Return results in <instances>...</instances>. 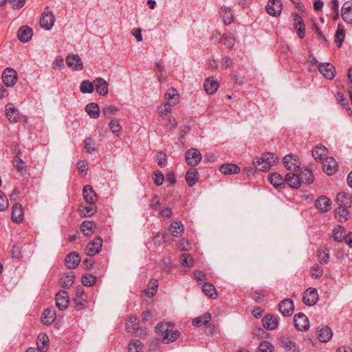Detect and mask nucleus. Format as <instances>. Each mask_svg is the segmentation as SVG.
<instances>
[{"label": "nucleus", "instance_id": "obj_1", "mask_svg": "<svg viewBox=\"0 0 352 352\" xmlns=\"http://www.w3.org/2000/svg\"><path fill=\"white\" fill-rule=\"evenodd\" d=\"M156 332L162 336V342L168 344L177 340L180 336V332L173 330V326L169 322H162L156 327Z\"/></svg>", "mask_w": 352, "mask_h": 352}, {"label": "nucleus", "instance_id": "obj_2", "mask_svg": "<svg viewBox=\"0 0 352 352\" xmlns=\"http://www.w3.org/2000/svg\"><path fill=\"white\" fill-rule=\"evenodd\" d=\"M278 162V157L272 153H263L261 157L253 161L256 169L267 171Z\"/></svg>", "mask_w": 352, "mask_h": 352}, {"label": "nucleus", "instance_id": "obj_3", "mask_svg": "<svg viewBox=\"0 0 352 352\" xmlns=\"http://www.w3.org/2000/svg\"><path fill=\"white\" fill-rule=\"evenodd\" d=\"M283 164L285 167L290 171L300 170V164L298 157L294 154L287 155L283 158Z\"/></svg>", "mask_w": 352, "mask_h": 352}, {"label": "nucleus", "instance_id": "obj_4", "mask_svg": "<svg viewBox=\"0 0 352 352\" xmlns=\"http://www.w3.org/2000/svg\"><path fill=\"white\" fill-rule=\"evenodd\" d=\"M2 80L6 86H14L17 80L16 72L12 68H6L2 74Z\"/></svg>", "mask_w": 352, "mask_h": 352}, {"label": "nucleus", "instance_id": "obj_5", "mask_svg": "<svg viewBox=\"0 0 352 352\" xmlns=\"http://www.w3.org/2000/svg\"><path fill=\"white\" fill-rule=\"evenodd\" d=\"M201 154L196 148H190L186 153V161L188 165L196 166L201 160Z\"/></svg>", "mask_w": 352, "mask_h": 352}, {"label": "nucleus", "instance_id": "obj_6", "mask_svg": "<svg viewBox=\"0 0 352 352\" xmlns=\"http://www.w3.org/2000/svg\"><path fill=\"white\" fill-rule=\"evenodd\" d=\"M102 240L101 237H96L92 242L88 243L86 248V253L87 255L92 256L98 254L102 249Z\"/></svg>", "mask_w": 352, "mask_h": 352}, {"label": "nucleus", "instance_id": "obj_7", "mask_svg": "<svg viewBox=\"0 0 352 352\" xmlns=\"http://www.w3.org/2000/svg\"><path fill=\"white\" fill-rule=\"evenodd\" d=\"M318 300V292L315 288L309 287L305 290L303 302L307 306L314 305Z\"/></svg>", "mask_w": 352, "mask_h": 352}, {"label": "nucleus", "instance_id": "obj_8", "mask_svg": "<svg viewBox=\"0 0 352 352\" xmlns=\"http://www.w3.org/2000/svg\"><path fill=\"white\" fill-rule=\"evenodd\" d=\"M294 309V302L289 298L281 300L278 304V310L283 316H290Z\"/></svg>", "mask_w": 352, "mask_h": 352}, {"label": "nucleus", "instance_id": "obj_9", "mask_svg": "<svg viewBox=\"0 0 352 352\" xmlns=\"http://www.w3.org/2000/svg\"><path fill=\"white\" fill-rule=\"evenodd\" d=\"M318 69L319 72L323 75V76L327 79L331 80L335 76V67L329 63L318 64Z\"/></svg>", "mask_w": 352, "mask_h": 352}, {"label": "nucleus", "instance_id": "obj_10", "mask_svg": "<svg viewBox=\"0 0 352 352\" xmlns=\"http://www.w3.org/2000/svg\"><path fill=\"white\" fill-rule=\"evenodd\" d=\"M296 328L299 331H307L309 328L308 318L303 313H298L294 318Z\"/></svg>", "mask_w": 352, "mask_h": 352}, {"label": "nucleus", "instance_id": "obj_11", "mask_svg": "<svg viewBox=\"0 0 352 352\" xmlns=\"http://www.w3.org/2000/svg\"><path fill=\"white\" fill-rule=\"evenodd\" d=\"M69 297L67 292L60 291L56 295V305L60 310H64L68 307Z\"/></svg>", "mask_w": 352, "mask_h": 352}, {"label": "nucleus", "instance_id": "obj_12", "mask_svg": "<svg viewBox=\"0 0 352 352\" xmlns=\"http://www.w3.org/2000/svg\"><path fill=\"white\" fill-rule=\"evenodd\" d=\"M324 171L329 175L334 174L338 168L337 162L333 157H326L322 162Z\"/></svg>", "mask_w": 352, "mask_h": 352}, {"label": "nucleus", "instance_id": "obj_13", "mask_svg": "<svg viewBox=\"0 0 352 352\" xmlns=\"http://www.w3.org/2000/svg\"><path fill=\"white\" fill-rule=\"evenodd\" d=\"M66 63L67 66L74 70H82L83 64L81 58L77 54H69L66 58Z\"/></svg>", "mask_w": 352, "mask_h": 352}, {"label": "nucleus", "instance_id": "obj_14", "mask_svg": "<svg viewBox=\"0 0 352 352\" xmlns=\"http://www.w3.org/2000/svg\"><path fill=\"white\" fill-rule=\"evenodd\" d=\"M6 116L10 122L16 123L19 121V111L12 103L6 106Z\"/></svg>", "mask_w": 352, "mask_h": 352}, {"label": "nucleus", "instance_id": "obj_15", "mask_svg": "<svg viewBox=\"0 0 352 352\" xmlns=\"http://www.w3.org/2000/svg\"><path fill=\"white\" fill-rule=\"evenodd\" d=\"M54 22L55 17L53 13L50 11L43 13L40 20L41 26L47 30H50L52 28Z\"/></svg>", "mask_w": 352, "mask_h": 352}, {"label": "nucleus", "instance_id": "obj_16", "mask_svg": "<svg viewBox=\"0 0 352 352\" xmlns=\"http://www.w3.org/2000/svg\"><path fill=\"white\" fill-rule=\"evenodd\" d=\"M82 195L85 201L89 204H94L98 200L96 193L89 185L84 186Z\"/></svg>", "mask_w": 352, "mask_h": 352}, {"label": "nucleus", "instance_id": "obj_17", "mask_svg": "<svg viewBox=\"0 0 352 352\" xmlns=\"http://www.w3.org/2000/svg\"><path fill=\"white\" fill-rule=\"evenodd\" d=\"M278 323V318L270 314H266L262 320L263 327L269 330L275 329Z\"/></svg>", "mask_w": 352, "mask_h": 352}, {"label": "nucleus", "instance_id": "obj_18", "mask_svg": "<svg viewBox=\"0 0 352 352\" xmlns=\"http://www.w3.org/2000/svg\"><path fill=\"white\" fill-rule=\"evenodd\" d=\"M282 3L280 0H270L267 6V12L272 16H277L281 12Z\"/></svg>", "mask_w": 352, "mask_h": 352}, {"label": "nucleus", "instance_id": "obj_19", "mask_svg": "<svg viewBox=\"0 0 352 352\" xmlns=\"http://www.w3.org/2000/svg\"><path fill=\"white\" fill-rule=\"evenodd\" d=\"M315 206L321 212H327L331 209V201L325 196H320L316 199Z\"/></svg>", "mask_w": 352, "mask_h": 352}, {"label": "nucleus", "instance_id": "obj_20", "mask_svg": "<svg viewBox=\"0 0 352 352\" xmlns=\"http://www.w3.org/2000/svg\"><path fill=\"white\" fill-rule=\"evenodd\" d=\"M317 335L322 342H328L332 337L331 329L327 326H320L318 327Z\"/></svg>", "mask_w": 352, "mask_h": 352}, {"label": "nucleus", "instance_id": "obj_21", "mask_svg": "<svg viewBox=\"0 0 352 352\" xmlns=\"http://www.w3.org/2000/svg\"><path fill=\"white\" fill-rule=\"evenodd\" d=\"M337 203L340 206L345 208H351L352 206L351 196L345 192H339L336 197Z\"/></svg>", "mask_w": 352, "mask_h": 352}, {"label": "nucleus", "instance_id": "obj_22", "mask_svg": "<svg viewBox=\"0 0 352 352\" xmlns=\"http://www.w3.org/2000/svg\"><path fill=\"white\" fill-rule=\"evenodd\" d=\"M327 149L321 144L316 145L312 149V156L316 161L322 162L327 157Z\"/></svg>", "mask_w": 352, "mask_h": 352}, {"label": "nucleus", "instance_id": "obj_23", "mask_svg": "<svg viewBox=\"0 0 352 352\" xmlns=\"http://www.w3.org/2000/svg\"><path fill=\"white\" fill-rule=\"evenodd\" d=\"M33 35L32 28L28 26H22L19 28L17 32V36L20 41L27 43L29 41Z\"/></svg>", "mask_w": 352, "mask_h": 352}, {"label": "nucleus", "instance_id": "obj_24", "mask_svg": "<svg viewBox=\"0 0 352 352\" xmlns=\"http://www.w3.org/2000/svg\"><path fill=\"white\" fill-rule=\"evenodd\" d=\"M341 15L345 22L352 23V1H346L343 4Z\"/></svg>", "mask_w": 352, "mask_h": 352}, {"label": "nucleus", "instance_id": "obj_25", "mask_svg": "<svg viewBox=\"0 0 352 352\" xmlns=\"http://www.w3.org/2000/svg\"><path fill=\"white\" fill-rule=\"evenodd\" d=\"M286 183L294 188H298L301 185V180L299 175L296 173H289L285 175Z\"/></svg>", "mask_w": 352, "mask_h": 352}, {"label": "nucleus", "instance_id": "obj_26", "mask_svg": "<svg viewBox=\"0 0 352 352\" xmlns=\"http://www.w3.org/2000/svg\"><path fill=\"white\" fill-rule=\"evenodd\" d=\"M12 219L16 223L23 221V208L21 204L16 203L12 207Z\"/></svg>", "mask_w": 352, "mask_h": 352}, {"label": "nucleus", "instance_id": "obj_27", "mask_svg": "<svg viewBox=\"0 0 352 352\" xmlns=\"http://www.w3.org/2000/svg\"><path fill=\"white\" fill-rule=\"evenodd\" d=\"M80 262V255L76 252L69 253L65 258V263L68 268H76Z\"/></svg>", "mask_w": 352, "mask_h": 352}, {"label": "nucleus", "instance_id": "obj_28", "mask_svg": "<svg viewBox=\"0 0 352 352\" xmlns=\"http://www.w3.org/2000/svg\"><path fill=\"white\" fill-rule=\"evenodd\" d=\"M94 85H96V91L99 95L105 96L108 94V83L104 79L97 78L94 80Z\"/></svg>", "mask_w": 352, "mask_h": 352}, {"label": "nucleus", "instance_id": "obj_29", "mask_svg": "<svg viewBox=\"0 0 352 352\" xmlns=\"http://www.w3.org/2000/svg\"><path fill=\"white\" fill-rule=\"evenodd\" d=\"M280 345L284 348L285 352H300V349L296 343L288 338H281Z\"/></svg>", "mask_w": 352, "mask_h": 352}, {"label": "nucleus", "instance_id": "obj_30", "mask_svg": "<svg viewBox=\"0 0 352 352\" xmlns=\"http://www.w3.org/2000/svg\"><path fill=\"white\" fill-rule=\"evenodd\" d=\"M294 27L297 30V34L300 38H303L305 36V29L303 21L298 14L294 15Z\"/></svg>", "mask_w": 352, "mask_h": 352}, {"label": "nucleus", "instance_id": "obj_31", "mask_svg": "<svg viewBox=\"0 0 352 352\" xmlns=\"http://www.w3.org/2000/svg\"><path fill=\"white\" fill-rule=\"evenodd\" d=\"M204 87L208 94H212L217 91L219 85L217 80H215L213 78H209L205 80Z\"/></svg>", "mask_w": 352, "mask_h": 352}, {"label": "nucleus", "instance_id": "obj_32", "mask_svg": "<svg viewBox=\"0 0 352 352\" xmlns=\"http://www.w3.org/2000/svg\"><path fill=\"white\" fill-rule=\"evenodd\" d=\"M348 208L339 206L335 210V218L340 223H344L349 217V212L347 210Z\"/></svg>", "mask_w": 352, "mask_h": 352}, {"label": "nucleus", "instance_id": "obj_33", "mask_svg": "<svg viewBox=\"0 0 352 352\" xmlns=\"http://www.w3.org/2000/svg\"><path fill=\"white\" fill-rule=\"evenodd\" d=\"M220 16L225 25H230L232 23L234 16L231 9L228 7H222L220 10Z\"/></svg>", "mask_w": 352, "mask_h": 352}, {"label": "nucleus", "instance_id": "obj_34", "mask_svg": "<svg viewBox=\"0 0 352 352\" xmlns=\"http://www.w3.org/2000/svg\"><path fill=\"white\" fill-rule=\"evenodd\" d=\"M268 180L276 188L280 187L286 183L285 178L283 179V176L278 173L270 174L268 176Z\"/></svg>", "mask_w": 352, "mask_h": 352}, {"label": "nucleus", "instance_id": "obj_35", "mask_svg": "<svg viewBox=\"0 0 352 352\" xmlns=\"http://www.w3.org/2000/svg\"><path fill=\"white\" fill-rule=\"evenodd\" d=\"M56 318L55 311L52 309H45L41 316V322L45 325L51 324Z\"/></svg>", "mask_w": 352, "mask_h": 352}, {"label": "nucleus", "instance_id": "obj_36", "mask_svg": "<svg viewBox=\"0 0 352 352\" xmlns=\"http://www.w3.org/2000/svg\"><path fill=\"white\" fill-rule=\"evenodd\" d=\"M85 111L91 118H98L100 116V107L94 102L89 103L85 107Z\"/></svg>", "mask_w": 352, "mask_h": 352}, {"label": "nucleus", "instance_id": "obj_37", "mask_svg": "<svg viewBox=\"0 0 352 352\" xmlns=\"http://www.w3.org/2000/svg\"><path fill=\"white\" fill-rule=\"evenodd\" d=\"M140 321L138 317L131 316L126 322V330L129 333H135L139 329Z\"/></svg>", "mask_w": 352, "mask_h": 352}, {"label": "nucleus", "instance_id": "obj_38", "mask_svg": "<svg viewBox=\"0 0 352 352\" xmlns=\"http://www.w3.org/2000/svg\"><path fill=\"white\" fill-rule=\"evenodd\" d=\"M219 170L224 175L235 174L239 172L240 168L234 164H222Z\"/></svg>", "mask_w": 352, "mask_h": 352}, {"label": "nucleus", "instance_id": "obj_39", "mask_svg": "<svg viewBox=\"0 0 352 352\" xmlns=\"http://www.w3.org/2000/svg\"><path fill=\"white\" fill-rule=\"evenodd\" d=\"M49 339L46 334L40 333L37 338L38 349L41 352H46L48 347Z\"/></svg>", "mask_w": 352, "mask_h": 352}, {"label": "nucleus", "instance_id": "obj_40", "mask_svg": "<svg viewBox=\"0 0 352 352\" xmlns=\"http://www.w3.org/2000/svg\"><path fill=\"white\" fill-rule=\"evenodd\" d=\"M165 96L168 100V102L172 105H175L179 102V94L175 89H168Z\"/></svg>", "mask_w": 352, "mask_h": 352}, {"label": "nucleus", "instance_id": "obj_41", "mask_svg": "<svg viewBox=\"0 0 352 352\" xmlns=\"http://www.w3.org/2000/svg\"><path fill=\"white\" fill-rule=\"evenodd\" d=\"M197 171L195 168H190L186 175V181L189 186H193L198 180Z\"/></svg>", "mask_w": 352, "mask_h": 352}, {"label": "nucleus", "instance_id": "obj_42", "mask_svg": "<svg viewBox=\"0 0 352 352\" xmlns=\"http://www.w3.org/2000/svg\"><path fill=\"white\" fill-rule=\"evenodd\" d=\"M336 98L337 102L346 109L348 115L351 116L352 115V110L348 100L344 97L343 94L342 92H338Z\"/></svg>", "mask_w": 352, "mask_h": 352}, {"label": "nucleus", "instance_id": "obj_43", "mask_svg": "<svg viewBox=\"0 0 352 352\" xmlns=\"http://www.w3.org/2000/svg\"><path fill=\"white\" fill-rule=\"evenodd\" d=\"M170 231L175 237H178L184 232V226L181 221H174L171 223Z\"/></svg>", "mask_w": 352, "mask_h": 352}, {"label": "nucleus", "instance_id": "obj_44", "mask_svg": "<svg viewBox=\"0 0 352 352\" xmlns=\"http://www.w3.org/2000/svg\"><path fill=\"white\" fill-rule=\"evenodd\" d=\"M301 182L306 183L307 184H312L314 182V175L312 170L309 168H306L304 171H301L298 174Z\"/></svg>", "mask_w": 352, "mask_h": 352}, {"label": "nucleus", "instance_id": "obj_45", "mask_svg": "<svg viewBox=\"0 0 352 352\" xmlns=\"http://www.w3.org/2000/svg\"><path fill=\"white\" fill-rule=\"evenodd\" d=\"M96 228V224L94 221H85L81 223L80 229L83 234L86 236L91 235L94 228Z\"/></svg>", "mask_w": 352, "mask_h": 352}, {"label": "nucleus", "instance_id": "obj_46", "mask_svg": "<svg viewBox=\"0 0 352 352\" xmlns=\"http://www.w3.org/2000/svg\"><path fill=\"white\" fill-rule=\"evenodd\" d=\"M143 344L140 340H132L128 345L129 352H142L143 351Z\"/></svg>", "mask_w": 352, "mask_h": 352}, {"label": "nucleus", "instance_id": "obj_47", "mask_svg": "<svg viewBox=\"0 0 352 352\" xmlns=\"http://www.w3.org/2000/svg\"><path fill=\"white\" fill-rule=\"evenodd\" d=\"M202 291L206 296L212 298H214L217 296L214 286L210 283H205L204 284Z\"/></svg>", "mask_w": 352, "mask_h": 352}, {"label": "nucleus", "instance_id": "obj_48", "mask_svg": "<svg viewBox=\"0 0 352 352\" xmlns=\"http://www.w3.org/2000/svg\"><path fill=\"white\" fill-rule=\"evenodd\" d=\"M211 320V315L209 313H205L201 316L195 318L192 320V324L199 327L202 324H208Z\"/></svg>", "mask_w": 352, "mask_h": 352}, {"label": "nucleus", "instance_id": "obj_49", "mask_svg": "<svg viewBox=\"0 0 352 352\" xmlns=\"http://www.w3.org/2000/svg\"><path fill=\"white\" fill-rule=\"evenodd\" d=\"M179 261L182 265L191 267L194 265V258L190 254L183 253L179 258Z\"/></svg>", "mask_w": 352, "mask_h": 352}, {"label": "nucleus", "instance_id": "obj_50", "mask_svg": "<svg viewBox=\"0 0 352 352\" xmlns=\"http://www.w3.org/2000/svg\"><path fill=\"white\" fill-rule=\"evenodd\" d=\"M317 256L320 264L326 265L329 262V252L327 249H319L317 252Z\"/></svg>", "mask_w": 352, "mask_h": 352}, {"label": "nucleus", "instance_id": "obj_51", "mask_svg": "<svg viewBox=\"0 0 352 352\" xmlns=\"http://www.w3.org/2000/svg\"><path fill=\"white\" fill-rule=\"evenodd\" d=\"M96 212V208L94 204H89V206H81L80 209V214L82 217H90Z\"/></svg>", "mask_w": 352, "mask_h": 352}, {"label": "nucleus", "instance_id": "obj_52", "mask_svg": "<svg viewBox=\"0 0 352 352\" xmlns=\"http://www.w3.org/2000/svg\"><path fill=\"white\" fill-rule=\"evenodd\" d=\"M80 90L83 94H91L94 91V85L88 80H83L80 84Z\"/></svg>", "mask_w": 352, "mask_h": 352}, {"label": "nucleus", "instance_id": "obj_53", "mask_svg": "<svg viewBox=\"0 0 352 352\" xmlns=\"http://www.w3.org/2000/svg\"><path fill=\"white\" fill-rule=\"evenodd\" d=\"M345 32L344 30L341 28V25H338V30L335 35V42L338 47H340L344 39Z\"/></svg>", "mask_w": 352, "mask_h": 352}, {"label": "nucleus", "instance_id": "obj_54", "mask_svg": "<svg viewBox=\"0 0 352 352\" xmlns=\"http://www.w3.org/2000/svg\"><path fill=\"white\" fill-rule=\"evenodd\" d=\"M344 228L341 226H337L333 230V240L338 242L342 241L344 236H343Z\"/></svg>", "mask_w": 352, "mask_h": 352}, {"label": "nucleus", "instance_id": "obj_55", "mask_svg": "<svg viewBox=\"0 0 352 352\" xmlns=\"http://www.w3.org/2000/svg\"><path fill=\"white\" fill-rule=\"evenodd\" d=\"M109 129L113 133L118 136L122 131V126L118 120L112 119L109 122Z\"/></svg>", "mask_w": 352, "mask_h": 352}, {"label": "nucleus", "instance_id": "obj_56", "mask_svg": "<svg viewBox=\"0 0 352 352\" xmlns=\"http://www.w3.org/2000/svg\"><path fill=\"white\" fill-rule=\"evenodd\" d=\"M274 347L272 343L268 341H262L258 346V352H274Z\"/></svg>", "mask_w": 352, "mask_h": 352}, {"label": "nucleus", "instance_id": "obj_57", "mask_svg": "<svg viewBox=\"0 0 352 352\" xmlns=\"http://www.w3.org/2000/svg\"><path fill=\"white\" fill-rule=\"evenodd\" d=\"M223 44L229 49H231L235 43V38L232 34H225L223 36Z\"/></svg>", "mask_w": 352, "mask_h": 352}, {"label": "nucleus", "instance_id": "obj_58", "mask_svg": "<svg viewBox=\"0 0 352 352\" xmlns=\"http://www.w3.org/2000/svg\"><path fill=\"white\" fill-rule=\"evenodd\" d=\"M173 105L168 102L161 104L158 109V113L162 116H167L171 112V107Z\"/></svg>", "mask_w": 352, "mask_h": 352}, {"label": "nucleus", "instance_id": "obj_59", "mask_svg": "<svg viewBox=\"0 0 352 352\" xmlns=\"http://www.w3.org/2000/svg\"><path fill=\"white\" fill-rule=\"evenodd\" d=\"M118 109L115 105H109L103 108L102 112L104 116L110 118L111 116L116 114Z\"/></svg>", "mask_w": 352, "mask_h": 352}, {"label": "nucleus", "instance_id": "obj_60", "mask_svg": "<svg viewBox=\"0 0 352 352\" xmlns=\"http://www.w3.org/2000/svg\"><path fill=\"white\" fill-rule=\"evenodd\" d=\"M81 282L83 285L90 287L96 283V278L92 275H83Z\"/></svg>", "mask_w": 352, "mask_h": 352}, {"label": "nucleus", "instance_id": "obj_61", "mask_svg": "<svg viewBox=\"0 0 352 352\" xmlns=\"http://www.w3.org/2000/svg\"><path fill=\"white\" fill-rule=\"evenodd\" d=\"M74 278L75 276L74 274L67 275L64 277L60 282L62 287L64 288H69L71 287L74 283Z\"/></svg>", "mask_w": 352, "mask_h": 352}, {"label": "nucleus", "instance_id": "obj_62", "mask_svg": "<svg viewBox=\"0 0 352 352\" xmlns=\"http://www.w3.org/2000/svg\"><path fill=\"white\" fill-rule=\"evenodd\" d=\"M12 255L13 258H21L23 257V254L22 251V247L21 245H14L12 250Z\"/></svg>", "mask_w": 352, "mask_h": 352}, {"label": "nucleus", "instance_id": "obj_63", "mask_svg": "<svg viewBox=\"0 0 352 352\" xmlns=\"http://www.w3.org/2000/svg\"><path fill=\"white\" fill-rule=\"evenodd\" d=\"M13 164L15 168L19 172L23 171L25 167V162L19 156H16L14 158Z\"/></svg>", "mask_w": 352, "mask_h": 352}, {"label": "nucleus", "instance_id": "obj_64", "mask_svg": "<svg viewBox=\"0 0 352 352\" xmlns=\"http://www.w3.org/2000/svg\"><path fill=\"white\" fill-rule=\"evenodd\" d=\"M85 148L89 153H91L96 151L95 142L91 138H87L85 140Z\"/></svg>", "mask_w": 352, "mask_h": 352}]
</instances>
